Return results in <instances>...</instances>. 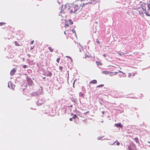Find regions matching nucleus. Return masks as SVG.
Here are the masks:
<instances>
[{
	"instance_id": "obj_58",
	"label": "nucleus",
	"mask_w": 150,
	"mask_h": 150,
	"mask_svg": "<svg viewBox=\"0 0 150 150\" xmlns=\"http://www.w3.org/2000/svg\"><path fill=\"white\" fill-rule=\"evenodd\" d=\"M28 56H29H29H30V54H29Z\"/></svg>"
},
{
	"instance_id": "obj_20",
	"label": "nucleus",
	"mask_w": 150,
	"mask_h": 150,
	"mask_svg": "<svg viewBox=\"0 0 150 150\" xmlns=\"http://www.w3.org/2000/svg\"><path fill=\"white\" fill-rule=\"evenodd\" d=\"M117 141H116L115 142H114L113 143H112L111 142H109V144L110 145H112L114 144Z\"/></svg>"
},
{
	"instance_id": "obj_61",
	"label": "nucleus",
	"mask_w": 150,
	"mask_h": 150,
	"mask_svg": "<svg viewBox=\"0 0 150 150\" xmlns=\"http://www.w3.org/2000/svg\"><path fill=\"white\" fill-rule=\"evenodd\" d=\"M129 75H130V76H131V75H130V74H129Z\"/></svg>"
},
{
	"instance_id": "obj_8",
	"label": "nucleus",
	"mask_w": 150,
	"mask_h": 150,
	"mask_svg": "<svg viewBox=\"0 0 150 150\" xmlns=\"http://www.w3.org/2000/svg\"><path fill=\"white\" fill-rule=\"evenodd\" d=\"M16 69L14 68L10 72V75L11 76H13L16 72Z\"/></svg>"
},
{
	"instance_id": "obj_35",
	"label": "nucleus",
	"mask_w": 150,
	"mask_h": 150,
	"mask_svg": "<svg viewBox=\"0 0 150 150\" xmlns=\"http://www.w3.org/2000/svg\"><path fill=\"white\" fill-rule=\"evenodd\" d=\"M114 75H116L118 73L116 72H113Z\"/></svg>"
},
{
	"instance_id": "obj_48",
	"label": "nucleus",
	"mask_w": 150,
	"mask_h": 150,
	"mask_svg": "<svg viewBox=\"0 0 150 150\" xmlns=\"http://www.w3.org/2000/svg\"><path fill=\"white\" fill-rule=\"evenodd\" d=\"M64 34L65 35H66V31H65L64 32Z\"/></svg>"
},
{
	"instance_id": "obj_46",
	"label": "nucleus",
	"mask_w": 150,
	"mask_h": 150,
	"mask_svg": "<svg viewBox=\"0 0 150 150\" xmlns=\"http://www.w3.org/2000/svg\"><path fill=\"white\" fill-rule=\"evenodd\" d=\"M119 71L120 73H122V71Z\"/></svg>"
},
{
	"instance_id": "obj_50",
	"label": "nucleus",
	"mask_w": 150,
	"mask_h": 150,
	"mask_svg": "<svg viewBox=\"0 0 150 150\" xmlns=\"http://www.w3.org/2000/svg\"><path fill=\"white\" fill-rule=\"evenodd\" d=\"M45 78H46V77H43V79H45Z\"/></svg>"
},
{
	"instance_id": "obj_16",
	"label": "nucleus",
	"mask_w": 150,
	"mask_h": 150,
	"mask_svg": "<svg viewBox=\"0 0 150 150\" xmlns=\"http://www.w3.org/2000/svg\"><path fill=\"white\" fill-rule=\"evenodd\" d=\"M84 95V94L81 92H80L79 93V96H80L83 97Z\"/></svg>"
},
{
	"instance_id": "obj_39",
	"label": "nucleus",
	"mask_w": 150,
	"mask_h": 150,
	"mask_svg": "<svg viewBox=\"0 0 150 150\" xmlns=\"http://www.w3.org/2000/svg\"><path fill=\"white\" fill-rule=\"evenodd\" d=\"M73 119V118H69V120H70V121H72V119Z\"/></svg>"
},
{
	"instance_id": "obj_21",
	"label": "nucleus",
	"mask_w": 150,
	"mask_h": 150,
	"mask_svg": "<svg viewBox=\"0 0 150 150\" xmlns=\"http://www.w3.org/2000/svg\"><path fill=\"white\" fill-rule=\"evenodd\" d=\"M104 86V85H103V84H100V85L98 86H97V87H102L103 86Z\"/></svg>"
},
{
	"instance_id": "obj_57",
	"label": "nucleus",
	"mask_w": 150,
	"mask_h": 150,
	"mask_svg": "<svg viewBox=\"0 0 150 150\" xmlns=\"http://www.w3.org/2000/svg\"><path fill=\"white\" fill-rule=\"evenodd\" d=\"M140 7L138 8V9H140Z\"/></svg>"
},
{
	"instance_id": "obj_40",
	"label": "nucleus",
	"mask_w": 150,
	"mask_h": 150,
	"mask_svg": "<svg viewBox=\"0 0 150 150\" xmlns=\"http://www.w3.org/2000/svg\"><path fill=\"white\" fill-rule=\"evenodd\" d=\"M26 80L27 82H28V76L26 77Z\"/></svg>"
},
{
	"instance_id": "obj_47",
	"label": "nucleus",
	"mask_w": 150,
	"mask_h": 150,
	"mask_svg": "<svg viewBox=\"0 0 150 150\" xmlns=\"http://www.w3.org/2000/svg\"><path fill=\"white\" fill-rule=\"evenodd\" d=\"M25 74V75H26V76H27V74H26V73H25V74Z\"/></svg>"
},
{
	"instance_id": "obj_25",
	"label": "nucleus",
	"mask_w": 150,
	"mask_h": 150,
	"mask_svg": "<svg viewBox=\"0 0 150 150\" xmlns=\"http://www.w3.org/2000/svg\"><path fill=\"white\" fill-rule=\"evenodd\" d=\"M118 54L119 55H120V56H122L124 54V53L123 52H119Z\"/></svg>"
},
{
	"instance_id": "obj_54",
	"label": "nucleus",
	"mask_w": 150,
	"mask_h": 150,
	"mask_svg": "<svg viewBox=\"0 0 150 150\" xmlns=\"http://www.w3.org/2000/svg\"><path fill=\"white\" fill-rule=\"evenodd\" d=\"M81 49H82L83 50L82 47H81Z\"/></svg>"
},
{
	"instance_id": "obj_60",
	"label": "nucleus",
	"mask_w": 150,
	"mask_h": 150,
	"mask_svg": "<svg viewBox=\"0 0 150 150\" xmlns=\"http://www.w3.org/2000/svg\"><path fill=\"white\" fill-rule=\"evenodd\" d=\"M129 75H130V76H131V75H130V74H129Z\"/></svg>"
},
{
	"instance_id": "obj_2",
	"label": "nucleus",
	"mask_w": 150,
	"mask_h": 150,
	"mask_svg": "<svg viewBox=\"0 0 150 150\" xmlns=\"http://www.w3.org/2000/svg\"><path fill=\"white\" fill-rule=\"evenodd\" d=\"M42 88L41 86L39 90L34 93H30V94L31 96H39L42 94Z\"/></svg>"
},
{
	"instance_id": "obj_62",
	"label": "nucleus",
	"mask_w": 150,
	"mask_h": 150,
	"mask_svg": "<svg viewBox=\"0 0 150 150\" xmlns=\"http://www.w3.org/2000/svg\"><path fill=\"white\" fill-rule=\"evenodd\" d=\"M129 75H130V76H131V75H130V74H129Z\"/></svg>"
},
{
	"instance_id": "obj_36",
	"label": "nucleus",
	"mask_w": 150,
	"mask_h": 150,
	"mask_svg": "<svg viewBox=\"0 0 150 150\" xmlns=\"http://www.w3.org/2000/svg\"><path fill=\"white\" fill-rule=\"evenodd\" d=\"M116 145L118 146L119 145H120V143L117 142L116 143Z\"/></svg>"
},
{
	"instance_id": "obj_19",
	"label": "nucleus",
	"mask_w": 150,
	"mask_h": 150,
	"mask_svg": "<svg viewBox=\"0 0 150 150\" xmlns=\"http://www.w3.org/2000/svg\"><path fill=\"white\" fill-rule=\"evenodd\" d=\"M48 49L50 50V52H53V50L50 47H49L48 48Z\"/></svg>"
},
{
	"instance_id": "obj_30",
	"label": "nucleus",
	"mask_w": 150,
	"mask_h": 150,
	"mask_svg": "<svg viewBox=\"0 0 150 150\" xmlns=\"http://www.w3.org/2000/svg\"><path fill=\"white\" fill-rule=\"evenodd\" d=\"M23 67L24 68H25L27 67V65H24L23 66Z\"/></svg>"
},
{
	"instance_id": "obj_63",
	"label": "nucleus",
	"mask_w": 150,
	"mask_h": 150,
	"mask_svg": "<svg viewBox=\"0 0 150 150\" xmlns=\"http://www.w3.org/2000/svg\"><path fill=\"white\" fill-rule=\"evenodd\" d=\"M58 3H59V4L60 2H58Z\"/></svg>"
},
{
	"instance_id": "obj_29",
	"label": "nucleus",
	"mask_w": 150,
	"mask_h": 150,
	"mask_svg": "<svg viewBox=\"0 0 150 150\" xmlns=\"http://www.w3.org/2000/svg\"><path fill=\"white\" fill-rule=\"evenodd\" d=\"M6 23H3V22L0 23V26L2 25L3 24H5Z\"/></svg>"
},
{
	"instance_id": "obj_49",
	"label": "nucleus",
	"mask_w": 150,
	"mask_h": 150,
	"mask_svg": "<svg viewBox=\"0 0 150 150\" xmlns=\"http://www.w3.org/2000/svg\"><path fill=\"white\" fill-rule=\"evenodd\" d=\"M67 110H68V111L69 112H71V111H70L69 109H67Z\"/></svg>"
},
{
	"instance_id": "obj_26",
	"label": "nucleus",
	"mask_w": 150,
	"mask_h": 150,
	"mask_svg": "<svg viewBox=\"0 0 150 150\" xmlns=\"http://www.w3.org/2000/svg\"><path fill=\"white\" fill-rule=\"evenodd\" d=\"M147 7H148L147 9H150V4H147Z\"/></svg>"
},
{
	"instance_id": "obj_44",
	"label": "nucleus",
	"mask_w": 150,
	"mask_h": 150,
	"mask_svg": "<svg viewBox=\"0 0 150 150\" xmlns=\"http://www.w3.org/2000/svg\"><path fill=\"white\" fill-rule=\"evenodd\" d=\"M104 111L102 112V113H103V114H104Z\"/></svg>"
},
{
	"instance_id": "obj_64",
	"label": "nucleus",
	"mask_w": 150,
	"mask_h": 150,
	"mask_svg": "<svg viewBox=\"0 0 150 150\" xmlns=\"http://www.w3.org/2000/svg\"><path fill=\"white\" fill-rule=\"evenodd\" d=\"M58 3H59V4L60 2H58Z\"/></svg>"
},
{
	"instance_id": "obj_34",
	"label": "nucleus",
	"mask_w": 150,
	"mask_h": 150,
	"mask_svg": "<svg viewBox=\"0 0 150 150\" xmlns=\"http://www.w3.org/2000/svg\"><path fill=\"white\" fill-rule=\"evenodd\" d=\"M69 26V25L67 24H65V27L66 28V27H68Z\"/></svg>"
},
{
	"instance_id": "obj_27",
	"label": "nucleus",
	"mask_w": 150,
	"mask_h": 150,
	"mask_svg": "<svg viewBox=\"0 0 150 150\" xmlns=\"http://www.w3.org/2000/svg\"><path fill=\"white\" fill-rule=\"evenodd\" d=\"M63 67L62 66H60L59 67V69L61 71H62Z\"/></svg>"
},
{
	"instance_id": "obj_15",
	"label": "nucleus",
	"mask_w": 150,
	"mask_h": 150,
	"mask_svg": "<svg viewBox=\"0 0 150 150\" xmlns=\"http://www.w3.org/2000/svg\"><path fill=\"white\" fill-rule=\"evenodd\" d=\"M96 63L97 65L98 66L101 65H102V64L99 62L96 61Z\"/></svg>"
},
{
	"instance_id": "obj_3",
	"label": "nucleus",
	"mask_w": 150,
	"mask_h": 150,
	"mask_svg": "<svg viewBox=\"0 0 150 150\" xmlns=\"http://www.w3.org/2000/svg\"><path fill=\"white\" fill-rule=\"evenodd\" d=\"M29 86L30 88V91H32L34 90V88L35 86L33 82V81L31 79L29 78Z\"/></svg>"
},
{
	"instance_id": "obj_22",
	"label": "nucleus",
	"mask_w": 150,
	"mask_h": 150,
	"mask_svg": "<svg viewBox=\"0 0 150 150\" xmlns=\"http://www.w3.org/2000/svg\"><path fill=\"white\" fill-rule=\"evenodd\" d=\"M134 140L137 143L138 142H139V140L137 137L135 138L134 139Z\"/></svg>"
},
{
	"instance_id": "obj_33",
	"label": "nucleus",
	"mask_w": 150,
	"mask_h": 150,
	"mask_svg": "<svg viewBox=\"0 0 150 150\" xmlns=\"http://www.w3.org/2000/svg\"><path fill=\"white\" fill-rule=\"evenodd\" d=\"M72 32H73V33H75V34L76 35V33H75V30L74 29H73L72 30Z\"/></svg>"
},
{
	"instance_id": "obj_45",
	"label": "nucleus",
	"mask_w": 150,
	"mask_h": 150,
	"mask_svg": "<svg viewBox=\"0 0 150 150\" xmlns=\"http://www.w3.org/2000/svg\"><path fill=\"white\" fill-rule=\"evenodd\" d=\"M58 60H58V59H57V62H59Z\"/></svg>"
},
{
	"instance_id": "obj_11",
	"label": "nucleus",
	"mask_w": 150,
	"mask_h": 150,
	"mask_svg": "<svg viewBox=\"0 0 150 150\" xmlns=\"http://www.w3.org/2000/svg\"><path fill=\"white\" fill-rule=\"evenodd\" d=\"M115 125L117 127H120L122 128V125L120 123L115 124Z\"/></svg>"
},
{
	"instance_id": "obj_6",
	"label": "nucleus",
	"mask_w": 150,
	"mask_h": 150,
	"mask_svg": "<svg viewBox=\"0 0 150 150\" xmlns=\"http://www.w3.org/2000/svg\"><path fill=\"white\" fill-rule=\"evenodd\" d=\"M23 93L25 95H27L28 93V89L26 88V87L23 88Z\"/></svg>"
},
{
	"instance_id": "obj_10",
	"label": "nucleus",
	"mask_w": 150,
	"mask_h": 150,
	"mask_svg": "<svg viewBox=\"0 0 150 150\" xmlns=\"http://www.w3.org/2000/svg\"><path fill=\"white\" fill-rule=\"evenodd\" d=\"M146 15L147 16H150V9H147V10L145 11V12H144Z\"/></svg>"
},
{
	"instance_id": "obj_4",
	"label": "nucleus",
	"mask_w": 150,
	"mask_h": 150,
	"mask_svg": "<svg viewBox=\"0 0 150 150\" xmlns=\"http://www.w3.org/2000/svg\"><path fill=\"white\" fill-rule=\"evenodd\" d=\"M45 100L44 98H42L40 99H39L37 101L36 104L37 105L39 106L42 105L45 102Z\"/></svg>"
},
{
	"instance_id": "obj_1",
	"label": "nucleus",
	"mask_w": 150,
	"mask_h": 150,
	"mask_svg": "<svg viewBox=\"0 0 150 150\" xmlns=\"http://www.w3.org/2000/svg\"><path fill=\"white\" fill-rule=\"evenodd\" d=\"M99 1V0H91V2H86V3H82L81 4H75L73 3L71 4L69 8H72L73 9L74 13H76L77 11H80L82 9V7L85 5H86L90 3L91 4L93 2H94V4H95Z\"/></svg>"
},
{
	"instance_id": "obj_5",
	"label": "nucleus",
	"mask_w": 150,
	"mask_h": 150,
	"mask_svg": "<svg viewBox=\"0 0 150 150\" xmlns=\"http://www.w3.org/2000/svg\"><path fill=\"white\" fill-rule=\"evenodd\" d=\"M73 107L72 105H71L69 106H65L63 107V108L62 109V110H64L66 111L67 110V109H69L70 111H71V110L69 108V107H71L72 108Z\"/></svg>"
},
{
	"instance_id": "obj_41",
	"label": "nucleus",
	"mask_w": 150,
	"mask_h": 150,
	"mask_svg": "<svg viewBox=\"0 0 150 150\" xmlns=\"http://www.w3.org/2000/svg\"><path fill=\"white\" fill-rule=\"evenodd\" d=\"M34 47V46H33V47H32V46H31L30 47V50H31Z\"/></svg>"
},
{
	"instance_id": "obj_28",
	"label": "nucleus",
	"mask_w": 150,
	"mask_h": 150,
	"mask_svg": "<svg viewBox=\"0 0 150 150\" xmlns=\"http://www.w3.org/2000/svg\"><path fill=\"white\" fill-rule=\"evenodd\" d=\"M96 42L98 43V44H100V42L98 40V39H97L96 41Z\"/></svg>"
},
{
	"instance_id": "obj_13",
	"label": "nucleus",
	"mask_w": 150,
	"mask_h": 150,
	"mask_svg": "<svg viewBox=\"0 0 150 150\" xmlns=\"http://www.w3.org/2000/svg\"><path fill=\"white\" fill-rule=\"evenodd\" d=\"M97 81L96 80H93L91 81L90 83H92L93 84H96L97 83Z\"/></svg>"
},
{
	"instance_id": "obj_52",
	"label": "nucleus",
	"mask_w": 150,
	"mask_h": 150,
	"mask_svg": "<svg viewBox=\"0 0 150 150\" xmlns=\"http://www.w3.org/2000/svg\"><path fill=\"white\" fill-rule=\"evenodd\" d=\"M112 75H112V74L110 75V76H112Z\"/></svg>"
},
{
	"instance_id": "obj_12",
	"label": "nucleus",
	"mask_w": 150,
	"mask_h": 150,
	"mask_svg": "<svg viewBox=\"0 0 150 150\" xmlns=\"http://www.w3.org/2000/svg\"><path fill=\"white\" fill-rule=\"evenodd\" d=\"M71 115H74V116L72 117V118H73V119H74L76 118H77L78 119H79L78 117L76 115H75V114L74 115V114H73L72 113H71Z\"/></svg>"
},
{
	"instance_id": "obj_17",
	"label": "nucleus",
	"mask_w": 150,
	"mask_h": 150,
	"mask_svg": "<svg viewBox=\"0 0 150 150\" xmlns=\"http://www.w3.org/2000/svg\"><path fill=\"white\" fill-rule=\"evenodd\" d=\"M69 22V24L71 25H72L73 24V22L72 21H71V19H69L68 21Z\"/></svg>"
},
{
	"instance_id": "obj_9",
	"label": "nucleus",
	"mask_w": 150,
	"mask_h": 150,
	"mask_svg": "<svg viewBox=\"0 0 150 150\" xmlns=\"http://www.w3.org/2000/svg\"><path fill=\"white\" fill-rule=\"evenodd\" d=\"M102 73L103 74H104L105 75H107L109 74H111L112 73H113V72H111L108 71H103L102 72Z\"/></svg>"
},
{
	"instance_id": "obj_37",
	"label": "nucleus",
	"mask_w": 150,
	"mask_h": 150,
	"mask_svg": "<svg viewBox=\"0 0 150 150\" xmlns=\"http://www.w3.org/2000/svg\"><path fill=\"white\" fill-rule=\"evenodd\" d=\"M89 112V111H87L86 112L84 113V115H85L86 113H88Z\"/></svg>"
},
{
	"instance_id": "obj_14",
	"label": "nucleus",
	"mask_w": 150,
	"mask_h": 150,
	"mask_svg": "<svg viewBox=\"0 0 150 150\" xmlns=\"http://www.w3.org/2000/svg\"><path fill=\"white\" fill-rule=\"evenodd\" d=\"M141 7L142 8L143 11H144V12H145V11H146V8L145 6H143L142 7Z\"/></svg>"
},
{
	"instance_id": "obj_31",
	"label": "nucleus",
	"mask_w": 150,
	"mask_h": 150,
	"mask_svg": "<svg viewBox=\"0 0 150 150\" xmlns=\"http://www.w3.org/2000/svg\"><path fill=\"white\" fill-rule=\"evenodd\" d=\"M102 138V137H98V140H100Z\"/></svg>"
},
{
	"instance_id": "obj_38",
	"label": "nucleus",
	"mask_w": 150,
	"mask_h": 150,
	"mask_svg": "<svg viewBox=\"0 0 150 150\" xmlns=\"http://www.w3.org/2000/svg\"><path fill=\"white\" fill-rule=\"evenodd\" d=\"M34 42V40L32 41L31 42V43L30 44H32Z\"/></svg>"
},
{
	"instance_id": "obj_53",
	"label": "nucleus",
	"mask_w": 150,
	"mask_h": 150,
	"mask_svg": "<svg viewBox=\"0 0 150 150\" xmlns=\"http://www.w3.org/2000/svg\"><path fill=\"white\" fill-rule=\"evenodd\" d=\"M81 0V1H84V0Z\"/></svg>"
},
{
	"instance_id": "obj_18",
	"label": "nucleus",
	"mask_w": 150,
	"mask_h": 150,
	"mask_svg": "<svg viewBox=\"0 0 150 150\" xmlns=\"http://www.w3.org/2000/svg\"><path fill=\"white\" fill-rule=\"evenodd\" d=\"M69 9V8L68 9ZM70 9L69 12L70 13H73L74 12L73 9H72V8H70Z\"/></svg>"
},
{
	"instance_id": "obj_24",
	"label": "nucleus",
	"mask_w": 150,
	"mask_h": 150,
	"mask_svg": "<svg viewBox=\"0 0 150 150\" xmlns=\"http://www.w3.org/2000/svg\"><path fill=\"white\" fill-rule=\"evenodd\" d=\"M15 44L16 45V46H19V44L17 42V41H16L15 42Z\"/></svg>"
},
{
	"instance_id": "obj_55",
	"label": "nucleus",
	"mask_w": 150,
	"mask_h": 150,
	"mask_svg": "<svg viewBox=\"0 0 150 150\" xmlns=\"http://www.w3.org/2000/svg\"><path fill=\"white\" fill-rule=\"evenodd\" d=\"M122 73L123 74H125V73H124L123 72H122Z\"/></svg>"
},
{
	"instance_id": "obj_23",
	"label": "nucleus",
	"mask_w": 150,
	"mask_h": 150,
	"mask_svg": "<svg viewBox=\"0 0 150 150\" xmlns=\"http://www.w3.org/2000/svg\"><path fill=\"white\" fill-rule=\"evenodd\" d=\"M10 85H11V82H8V87L9 88H10Z\"/></svg>"
},
{
	"instance_id": "obj_7",
	"label": "nucleus",
	"mask_w": 150,
	"mask_h": 150,
	"mask_svg": "<svg viewBox=\"0 0 150 150\" xmlns=\"http://www.w3.org/2000/svg\"><path fill=\"white\" fill-rule=\"evenodd\" d=\"M44 75L46 76L51 77L52 75V73L50 71H47L45 73Z\"/></svg>"
},
{
	"instance_id": "obj_56",
	"label": "nucleus",
	"mask_w": 150,
	"mask_h": 150,
	"mask_svg": "<svg viewBox=\"0 0 150 150\" xmlns=\"http://www.w3.org/2000/svg\"><path fill=\"white\" fill-rule=\"evenodd\" d=\"M80 51L81 52V49H80Z\"/></svg>"
},
{
	"instance_id": "obj_32",
	"label": "nucleus",
	"mask_w": 150,
	"mask_h": 150,
	"mask_svg": "<svg viewBox=\"0 0 150 150\" xmlns=\"http://www.w3.org/2000/svg\"><path fill=\"white\" fill-rule=\"evenodd\" d=\"M66 57L69 58L70 59H71V61H72V59L69 56H66Z\"/></svg>"
},
{
	"instance_id": "obj_59",
	"label": "nucleus",
	"mask_w": 150,
	"mask_h": 150,
	"mask_svg": "<svg viewBox=\"0 0 150 150\" xmlns=\"http://www.w3.org/2000/svg\"><path fill=\"white\" fill-rule=\"evenodd\" d=\"M100 104H101V103L100 102Z\"/></svg>"
},
{
	"instance_id": "obj_51",
	"label": "nucleus",
	"mask_w": 150,
	"mask_h": 150,
	"mask_svg": "<svg viewBox=\"0 0 150 150\" xmlns=\"http://www.w3.org/2000/svg\"><path fill=\"white\" fill-rule=\"evenodd\" d=\"M134 109H135V110H137V108H134Z\"/></svg>"
},
{
	"instance_id": "obj_43",
	"label": "nucleus",
	"mask_w": 150,
	"mask_h": 150,
	"mask_svg": "<svg viewBox=\"0 0 150 150\" xmlns=\"http://www.w3.org/2000/svg\"><path fill=\"white\" fill-rule=\"evenodd\" d=\"M75 80H75L74 81V82H73V86H74V83H75Z\"/></svg>"
},
{
	"instance_id": "obj_42",
	"label": "nucleus",
	"mask_w": 150,
	"mask_h": 150,
	"mask_svg": "<svg viewBox=\"0 0 150 150\" xmlns=\"http://www.w3.org/2000/svg\"><path fill=\"white\" fill-rule=\"evenodd\" d=\"M103 56L104 57H106V55H105V54H103Z\"/></svg>"
}]
</instances>
